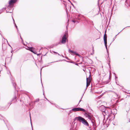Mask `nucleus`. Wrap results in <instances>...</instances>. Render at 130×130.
Here are the masks:
<instances>
[{
  "instance_id": "obj_3",
  "label": "nucleus",
  "mask_w": 130,
  "mask_h": 130,
  "mask_svg": "<svg viewBox=\"0 0 130 130\" xmlns=\"http://www.w3.org/2000/svg\"><path fill=\"white\" fill-rule=\"evenodd\" d=\"M17 1V0H10L9 2V5L7 7L9 8H12L13 7V5Z\"/></svg>"
},
{
  "instance_id": "obj_14",
  "label": "nucleus",
  "mask_w": 130,
  "mask_h": 130,
  "mask_svg": "<svg viewBox=\"0 0 130 130\" xmlns=\"http://www.w3.org/2000/svg\"><path fill=\"white\" fill-rule=\"evenodd\" d=\"M13 85L14 87V88H15V89H16V88L15 87V85H16V84H15V83H14L13 82Z\"/></svg>"
},
{
  "instance_id": "obj_24",
  "label": "nucleus",
  "mask_w": 130,
  "mask_h": 130,
  "mask_svg": "<svg viewBox=\"0 0 130 130\" xmlns=\"http://www.w3.org/2000/svg\"><path fill=\"white\" fill-rule=\"evenodd\" d=\"M30 121H31V119L30 116Z\"/></svg>"
},
{
  "instance_id": "obj_13",
  "label": "nucleus",
  "mask_w": 130,
  "mask_h": 130,
  "mask_svg": "<svg viewBox=\"0 0 130 130\" xmlns=\"http://www.w3.org/2000/svg\"><path fill=\"white\" fill-rule=\"evenodd\" d=\"M13 19V21H14V25H15V27H16V28H17V29L18 30V27H17V26L16 25L15 22H14V20Z\"/></svg>"
},
{
  "instance_id": "obj_1",
  "label": "nucleus",
  "mask_w": 130,
  "mask_h": 130,
  "mask_svg": "<svg viewBox=\"0 0 130 130\" xmlns=\"http://www.w3.org/2000/svg\"><path fill=\"white\" fill-rule=\"evenodd\" d=\"M75 119L79 122H81L84 125H86L88 126H89V128H90V127L89 126L88 122L84 118L80 116H79L78 117H76Z\"/></svg>"
},
{
  "instance_id": "obj_25",
  "label": "nucleus",
  "mask_w": 130,
  "mask_h": 130,
  "mask_svg": "<svg viewBox=\"0 0 130 130\" xmlns=\"http://www.w3.org/2000/svg\"><path fill=\"white\" fill-rule=\"evenodd\" d=\"M26 49L27 50H29V48H28V47L27 48H26Z\"/></svg>"
},
{
  "instance_id": "obj_19",
  "label": "nucleus",
  "mask_w": 130,
  "mask_h": 130,
  "mask_svg": "<svg viewBox=\"0 0 130 130\" xmlns=\"http://www.w3.org/2000/svg\"><path fill=\"white\" fill-rule=\"evenodd\" d=\"M5 8H3L2 9V11H3L4 10H5Z\"/></svg>"
},
{
  "instance_id": "obj_22",
  "label": "nucleus",
  "mask_w": 130,
  "mask_h": 130,
  "mask_svg": "<svg viewBox=\"0 0 130 130\" xmlns=\"http://www.w3.org/2000/svg\"><path fill=\"white\" fill-rule=\"evenodd\" d=\"M20 37L21 39L22 40V38H21V36L20 33Z\"/></svg>"
},
{
  "instance_id": "obj_2",
  "label": "nucleus",
  "mask_w": 130,
  "mask_h": 130,
  "mask_svg": "<svg viewBox=\"0 0 130 130\" xmlns=\"http://www.w3.org/2000/svg\"><path fill=\"white\" fill-rule=\"evenodd\" d=\"M110 110L108 111L107 109H106L103 112V114L104 116H107V118H109L110 115Z\"/></svg>"
},
{
  "instance_id": "obj_20",
  "label": "nucleus",
  "mask_w": 130,
  "mask_h": 130,
  "mask_svg": "<svg viewBox=\"0 0 130 130\" xmlns=\"http://www.w3.org/2000/svg\"><path fill=\"white\" fill-rule=\"evenodd\" d=\"M72 22H73L74 23H75V21H74V20H72Z\"/></svg>"
},
{
  "instance_id": "obj_4",
  "label": "nucleus",
  "mask_w": 130,
  "mask_h": 130,
  "mask_svg": "<svg viewBox=\"0 0 130 130\" xmlns=\"http://www.w3.org/2000/svg\"><path fill=\"white\" fill-rule=\"evenodd\" d=\"M104 39L105 46L107 51V53H108V51L107 48V36L105 33L104 35Z\"/></svg>"
},
{
  "instance_id": "obj_8",
  "label": "nucleus",
  "mask_w": 130,
  "mask_h": 130,
  "mask_svg": "<svg viewBox=\"0 0 130 130\" xmlns=\"http://www.w3.org/2000/svg\"><path fill=\"white\" fill-rule=\"evenodd\" d=\"M85 116L86 117L88 118L89 119L91 118V114L89 113H86L85 114Z\"/></svg>"
},
{
  "instance_id": "obj_7",
  "label": "nucleus",
  "mask_w": 130,
  "mask_h": 130,
  "mask_svg": "<svg viewBox=\"0 0 130 130\" xmlns=\"http://www.w3.org/2000/svg\"><path fill=\"white\" fill-rule=\"evenodd\" d=\"M91 82L90 78L89 77L88 78H87V84L86 87H88L90 85Z\"/></svg>"
},
{
  "instance_id": "obj_17",
  "label": "nucleus",
  "mask_w": 130,
  "mask_h": 130,
  "mask_svg": "<svg viewBox=\"0 0 130 130\" xmlns=\"http://www.w3.org/2000/svg\"><path fill=\"white\" fill-rule=\"evenodd\" d=\"M52 52H53L54 53H56V54H57L58 55H59V56H60V55L58 53L55 52H54V51H52Z\"/></svg>"
},
{
  "instance_id": "obj_23",
  "label": "nucleus",
  "mask_w": 130,
  "mask_h": 130,
  "mask_svg": "<svg viewBox=\"0 0 130 130\" xmlns=\"http://www.w3.org/2000/svg\"><path fill=\"white\" fill-rule=\"evenodd\" d=\"M68 25L67 26H66V28L67 29L68 28Z\"/></svg>"
},
{
  "instance_id": "obj_21",
  "label": "nucleus",
  "mask_w": 130,
  "mask_h": 130,
  "mask_svg": "<svg viewBox=\"0 0 130 130\" xmlns=\"http://www.w3.org/2000/svg\"><path fill=\"white\" fill-rule=\"evenodd\" d=\"M6 12H7V13L10 12V13H11L12 12H8V11L7 12V11H6Z\"/></svg>"
},
{
  "instance_id": "obj_28",
  "label": "nucleus",
  "mask_w": 130,
  "mask_h": 130,
  "mask_svg": "<svg viewBox=\"0 0 130 130\" xmlns=\"http://www.w3.org/2000/svg\"><path fill=\"white\" fill-rule=\"evenodd\" d=\"M81 101V100H80L79 101V102Z\"/></svg>"
},
{
  "instance_id": "obj_9",
  "label": "nucleus",
  "mask_w": 130,
  "mask_h": 130,
  "mask_svg": "<svg viewBox=\"0 0 130 130\" xmlns=\"http://www.w3.org/2000/svg\"><path fill=\"white\" fill-rule=\"evenodd\" d=\"M72 110L74 111H79V108H73L72 109Z\"/></svg>"
},
{
  "instance_id": "obj_5",
  "label": "nucleus",
  "mask_w": 130,
  "mask_h": 130,
  "mask_svg": "<svg viewBox=\"0 0 130 130\" xmlns=\"http://www.w3.org/2000/svg\"><path fill=\"white\" fill-rule=\"evenodd\" d=\"M89 119L91 120L93 125L94 126L93 130H95V127H94V126L96 125L95 118L92 116H91V118Z\"/></svg>"
},
{
  "instance_id": "obj_29",
  "label": "nucleus",
  "mask_w": 130,
  "mask_h": 130,
  "mask_svg": "<svg viewBox=\"0 0 130 130\" xmlns=\"http://www.w3.org/2000/svg\"><path fill=\"white\" fill-rule=\"evenodd\" d=\"M129 122H130V119L129 120Z\"/></svg>"
},
{
  "instance_id": "obj_11",
  "label": "nucleus",
  "mask_w": 130,
  "mask_h": 130,
  "mask_svg": "<svg viewBox=\"0 0 130 130\" xmlns=\"http://www.w3.org/2000/svg\"><path fill=\"white\" fill-rule=\"evenodd\" d=\"M79 111H81L85 112L86 111V110L85 109H84L80 108H79Z\"/></svg>"
},
{
  "instance_id": "obj_18",
  "label": "nucleus",
  "mask_w": 130,
  "mask_h": 130,
  "mask_svg": "<svg viewBox=\"0 0 130 130\" xmlns=\"http://www.w3.org/2000/svg\"><path fill=\"white\" fill-rule=\"evenodd\" d=\"M117 36V35H116L113 38V41H114V40L116 39V36Z\"/></svg>"
},
{
  "instance_id": "obj_15",
  "label": "nucleus",
  "mask_w": 130,
  "mask_h": 130,
  "mask_svg": "<svg viewBox=\"0 0 130 130\" xmlns=\"http://www.w3.org/2000/svg\"><path fill=\"white\" fill-rule=\"evenodd\" d=\"M5 40L7 41V44H8V45H9L10 46V47H11V48L12 49V48L11 47V46H10V44H9V43H8V42L7 41V40L6 39H5Z\"/></svg>"
},
{
  "instance_id": "obj_6",
  "label": "nucleus",
  "mask_w": 130,
  "mask_h": 130,
  "mask_svg": "<svg viewBox=\"0 0 130 130\" xmlns=\"http://www.w3.org/2000/svg\"><path fill=\"white\" fill-rule=\"evenodd\" d=\"M67 39V37L66 35L64 34L63 36L62 39L61 41V42L62 43H64L66 42Z\"/></svg>"
},
{
  "instance_id": "obj_27",
  "label": "nucleus",
  "mask_w": 130,
  "mask_h": 130,
  "mask_svg": "<svg viewBox=\"0 0 130 130\" xmlns=\"http://www.w3.org/2000/svg\"><path fill=\"white\" fill-rule=\"evenodd\" d=\"M109 65L110 66V64H109Z\"/></svg>"
},
{
  "instance_id": "obj_26",
  "label": "nucleus",
  "mask_w": 130,
  "mask_h": 130,
  "mask_svg": "<svg viewBox=\"0 0 130 130\" xmlns=\"http://www.w3.org/2000/svg\"><path fill=\"white\" fill-rule=\"evenodd\" d=\"M12 51H12V50L11 51V53H12Z\"/></svg>"
},
{
  "instance_id": "obj_16",
  "label": "nucleus",
  "mask_w": 130,
  "mask_h": 130,
  "mask_svg": "<svg viewBox=\"0 0 130 130\" xmlns=\"http://www.w3.org/2000/svg\"><path fill=\"white\" fill-rule=\"evenodd\" d=\"M73 51H72V50H69V53H72L73 52Z\"/></svg>"
},
{
  "instance_id": "obj_12",
  "label": "nucleus",
  "mask_w": 130,
  "mask_h": 130,
  "mask_svg": "<svg viewBox=\"0 0 130 130\" xmlns=\"http://www.w3.org/2000/svg\"><path fill=\"white\" fill-rule=\"evenodd\" d=\"M73 54H76V55H77L78 56H79V55L78 54V53H77L76 52L73 51V52L72 53V54H72V55H73Z\"/></svg>"
},
{
  "instance_id": "obj_10",
  "label": "nucleus",
  "mask_w": 130,
  "mask_h": 130,
  "mask_svg": "<svg viewBox=\"0 0 130 130\" xmlns=\"http://www.w3.org/2000/svg\"><path fill=\"white\" fill-rule=\"evenodd\" d=\"M28 48H29V50L31 52H32L34 53V54H36V52H34L32 50L33 48L31 47H28Z\"/></svg>"
}]
</instances>
